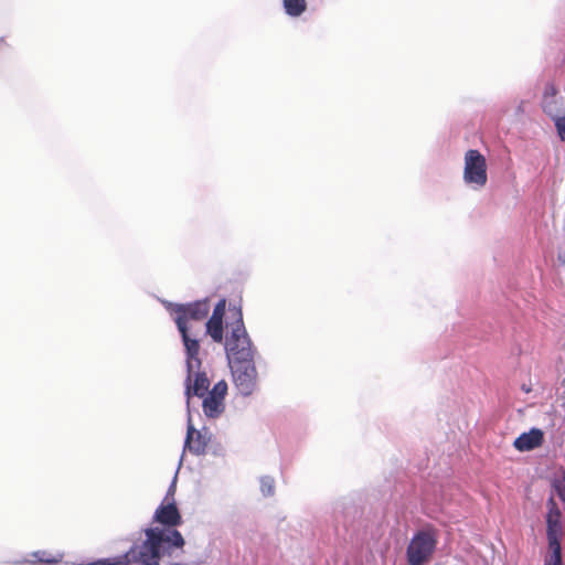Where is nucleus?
Returning <instances> with one entry per match:
<instances>
[{
    "mask_svg": "<svg viewBox=\"0 0 565 565\" xmlns=\"http://www.w3.org/2000/svg\"><path fill=\"white\" fill-rule=\"evenodd\" d=\"M168 309L174 315V321L182 335L185 351L194 352L200 350V344L195 338L191 337L193 322L203 320L209 313L206 301H196L189 305H169Z\"/></svg>",
    "mask_w": 565,
    "mask_h": 565,
    "instance_id": "1",
    "label": "nucleus"
},
{
    "mask_svg": "<svg viewBox=\"0 0 565 565\" xmlns=\"http://www.w3.org/2000/svg\"><path fill=\"white\" fill-rule=\"evenodd\" d=\"M462 179L475 190H480L487 184V161L484 156L476 149H470L465 153Z\"/></svg>",
    "mask_w": 565,
    "mask_h": 565,
    "instance_id": "2",
    "label": "nucleus"
},
{
    "mask_svg": "<svg viewBox=\"0 0 565 565\" xmlns=\"http://www.w3.org/2000/svg\"><path fill=\"white\" fill-rule=\"evenodd\" d=\"M199 351L200 350H195L194 352L185 351L188 371L185 381V395L188 401L190 399L191 395L199 397L204 396L210 386V381L206 376V373L201 370V360L198 356Z\"/></svg>",
    "mask_w": 565,
    "mask_h": 565,
    "instance_id": "3",
    "label": "nucleus"
},
{
    "mask_svg": "<svg viewBox=\"0 0 565 565\" xmlns=\"http://www.w3.org/2000/svg\"><path fill=\"white\" fill-rule=\"evenodd\" d=\"M233 381L241 394L250 395L257 385V370L254 359L228 360Z\"/></svg>",
    "mask_w": 565,
    "mask_h": 565,
    "instance_id": "4",
    "label": "nucleus"
},
{
    "mask_svg": "<svg viewBox=\"0 0 565 565\" xmlns=\"http://www.w3.org/2000/svg\"><path fill=\"white\" fill-rule=\"evenodd\" d=\"M228 360L254 359V349L244 328L242 318L232 326L231 334L225 342Z\"/></svg>",
    "mask_w": 565,
    "mask_h": 565,
    "instance_id": "5",
    "label": "nucleus"
},
{
    "mask_svg": "<svg viewBox=\"0 0 565 565\" xmlns=\"http://www.w3.org/2000/svg\"><path fill=\"white\" fill-rule=\"evenodd\" d=\"M435 550V540L428 532H419L413 537L407 548L409 565H424Z\"/></svg>",
    "mask_w": 565,
    "mask_h": 565,
    "instance_id": "6",
    "label": "nucleus"
},
{
    "mask_svg": "<svg viewBox=\"0 0 565 565\" xmlns=\"http://www.w3.org/2000/svg\"><path fill=\"white\" fill-rule=\"evenodd\" d=\"M227 393L225 381L217 382L203 401V412L210 418H216L225 409L224 398Z\"/></svg>",
    "mask_w": 565,
    "mask_h": 565,
    "instance_id": "7",
    "label": "nucleus"
},
{
    "mask_svg": "<svg viewBox=\"0 0 565 565\" xmlns=\"http://www.w3.org/2000/svg\"><path fill=\"white\" fill-rule=\"evenodd\" d=\"M548 508L546 520L548 547L561 546V511L557 509L553 498L548 500Z\"/></svg>",
    "mask_w": 565,
    "mask_h": 565,
    "instance_id": "8",
    "label": "nucleus"
},
{
    "mask_svg": "<svg viewBox=\"0 0 565 565\" xmlns=\"http://www.w3.org/2000/svg\"><path fill=\"white\" fill-rule=\"evenodd\" d=\"M543 108L547 115H550L554 121L557 117H563L565 113V99L556 96V89L554 86H547L544 92Z\"/></svg>",
    "mask_w": 565,
    "mask_h": 565,
    "instance_id": "9",
    "label": "nucleus"
},
{
    "mask_svg": "<svg viewBox=\"0 0 565 565\" xmlns=\"http://www.w3.org/2000/svg\"><path fill=\"white\" fill-rule=\"evenodd\" d=\"M543 441V431L533 428L527 433H523L514 440V447L520 451H529L539 447Z\"/></svg>",
    "mask_w": 565,
    "mask_h": 565,
    "instance_id": "10",
    "label": "nucleus"
},
{
    "mask_svg": "<svg viewBox=\"0 0 565 565\" xmlns=\"http://www.w3.org/2000/svg\"><path fill=\"white\" fill-rule=\"evenodd\" d=\"M184 447L195 454L202 452L205 448V440L201 436L200 431L193 427L191 418L188 420V434Z\"/></svg>",
    "mask_w": 565,
    "mask_h": 565,
    "instance_id": "11",
    "label": "nucleus"
},
{
    "mask_svg": "<svg viewBox=\"0 0 565 565\" xmlns=\"http://www.w3.org/2000/svg\"><path fill=\"white\" fill-rule=\"evenodd\" d=\"M206 332L215 342L223 341V319L211 317L206 322Z\"/></svg>",
    "mask_w": 565,
    "mask_h": 565,
    "instance_id": "12",
    "label": "nucleus"
},
{
    "mask_svg": "<svg viewBox=\"0 0 565 565\" xmlns=\"http://www.w3.org/2000/svg\"><path fill=\"white\" fill-rule=\"evenodd\" d=\"M284 8L287 14L299 17L307 8L306 0H284Z\"/></svg>",
    "mask_w": 565,
    "mask_h": 565,
    "instance_id": "13",
    "label": "nucleus"
},
{
    "mask_svg": "<svg viewBox=\"0 0 565 565\" xmlns=\"http://www.w3.org/2000/svg\"><path fill=\"white\" fill-rule=\"evenodd\" d=\"M260 491L266 497H270L274 494L275 481L271 477L265 476L260 478Z\"/></svg>",
    "mask_w": 565,
    "mask_h": 565,
    "instance_id": "14",
    "label": "nucleus"
},
{
    "mask_svg": "<svg viewBox=\"0 0 565 565\" xmlns=\"http://www.w3.org/2000/svg\"><path fill=\"white\" fill-rule=\"evenodd\" d=\"M546 565H562L561 546L550 547Z\"/></svg>",
    "mask_w": 565,
    "mask_h": 565,
    "instance_id": "15",
    "label": "nucleus"
},
{
    "mask_svg": "<svg viewBox=\"0 0 565 565\" xmlns=\"http://www.w3.org/2000/svg\"><path fill=\"white\" fill-rule=\"evenodd\" d=\"M553 487L559 499L565 503V472L559 479L554 480Z\"/></svg>",
    "mask_w": 565,
    "mask_h": 565,
    "instance_id": "16",
    "label": "nucleus"
},
{
    "mask_svg": "<svg viewBox=\"0 0 565 565\" xmlns=\"http://www.w3.org/2000/svg\"><path fill=\"white\" fill-rule=\"evenodd\" d=\"M34 556L38 557L39 561L46 562V563H57L62 559V554H60V553L52 555V554H46L45 552H41V553L39 552V553H35Z\"/></svg>",
    "mask_w": 565,
    "mask_h": 565,
    "instance_id": "17",
    "label": "nucleus"
},
{
    "mask_svg": "<svg viewBox=\"0 0 565 565\" xmlns=\"http://www.w3.org/2000/svg\"><path fill=\"white\" fill-rule=\"evenodd\" d=\"M225 299L220 300L213 310L212 317L223 319V316L225 313Z\"/></svg>",
    "mask_w": 565,
    "mask_h": 565,
    "instance_id": "18",
    "label": "nucleus"
},
{
    "mask_svg": "<svg viewBox=\"0 0 565 565\" xmlns=\"http://www.w3.org/2000/svg\"><path fill=\"white\" fill-rule=\"evenodd\" d=\"M555 126L561 139L565 142V117H557Z\"/></svg>",
    "mask_w": 565,
    "mask_h": 565,
    "instance_id": "19",
    "label": "nucleus"
},
{
    "mask_svg": "<svg viewBox=\"0 0 565 565\" xmlns=\"http://www.w3.org/2000/svg\"><path fill=\"white\" fill-rule=\"evenodd\" d=\"M563 262H565V253L561 256Z\"/></svg>",
    "mask_w": 565,
    "mask_h": 565,
    "instance_id": "20",
    "label": "nucleus"
}]
</instances>
